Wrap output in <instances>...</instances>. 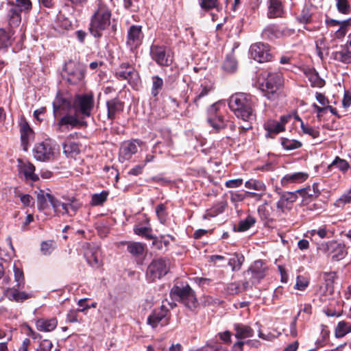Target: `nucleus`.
Segmentation results:
<instances>
[{"instance_id":"obj_1","label":"nucleus","mask_w":351,"mask_h":351,"mask_svg":"<svg viewBox=\"0 0 351 351\" xmlns=\"http://www.w3.org/2000/svg\"><path fill=\"white\" fill-rule=\"evenodd\" d=\"M252 97L243 93L232 95L228 99V106L234 114L240 119V128L243 131L252 130L254 119Z\"/></svg>"},{"instance_id":"obj_22","label":"nucleus","mask_w":351,"mask_h":351,"mask_svg":"<svg viewBox=\"0 0 351 351\" xmlns=\"http://www.w3.org/2000/svg\"><path fill=\"white\" fill-rule=\"evenodd\" d=\"M330 58L343 64H350L351 51L347 46L341 45L338 50L331 53Z\"/></svg>"},{"instance_id":"obj_14","label":"nucleus","mask_w":351,"mask_h":351,"mask_svg":"<svg viewBox=\"0 0 351 351\" xmlns=\"http://www.w3.org/2000/svg\"><path fill=\"white\" fill-rule=\"evenodd\" d=\"M119 80H127L129 83H134L138 79V73L133 66L127 63H123L116 73Z\"/></svg>"},{"instance_id":"obj_21","label":"nucleus","mask_w":351,"mask_h":351,"mask_svg":"<svg viewBox=\"0 0 351 351\" xmlns=\"http://www.w3.org/2000/svg\"><path fill=\"white\" fill-rule=\"evenodd\" d=\"M323 190V184L321 182H314L311 186L298 190L296 192L300 193L304 198L316 199Z\"/></svg>"},{"instance_id":"obj_63","label":"nucleus","mask_w":351,"mask_h":351,"mask_svg":"<svg viewBox=\"0 0 351 351\" xmlns=\"http://www.w3.org/2000/svg\"><path fill=\"white\" fill-rule=\"evenodd\" d=\"M47 197L46 194H38L37 196V204L39 210H44L47 206Z\"/></svg>"},{"instance_id":"obj_56","label":"nucleus","mask_w":351,"mask_h":351,"mask_svg":"<svg viewBox=\"0 0 351 351\" xmlns=\"http://www.w3.org/2000/svg\"><path fill=\"white\" fill-rule=\"evenodd\" d=\"M69 75L68 80L72 84L82 80L84 76L83 71L79 67H77L74 71L69 72Z\"/></svg>"},{"instance_id":"obj_8","label":"nucleus","mask_w":351,"mask_h":351,"mask_svg":"<svg viewBox=\"0 0 351 351\" xmlns=\"http://www.w3.org/2000/svg\"><path fill=\"white\" fill-rule=\"evenodd\" d=\"M56 144L50 140H46L37 144L34 149V156L39 161L50 160L54 154Z\"/></svg>"},{"instance_id":"obj_5","label":"nucleus","mask_w":351,"mask_h":351,"mask_svg":"<svg viewBox=\"0 0 351 351\" xmlns=\"http://www.w3.org/2000/svg\"><path fill=\"white\" fill-rule=\"evenodd\" d=\"M260 85L265 96L269 99H274L278 95V91L283 84V80L280 73L264 71L259 78Z\"/></svg>"},{"instance_id":"obj_52","label":"nucleus","mask_w":351,"mask_h":351,"mask_svg":"<svg viewBox=\"0 0 351 351\" xmlns=\"http://www.w3.org/2000/svg\"><path fill=\"white\" fill-rule=\"evenodd\" d=\"M224 106V104L221 101H217L213 104H212L207 110L208 112V118L215 119L217 116H221L219 112L221 107Z\"/></svg>"},{"instance_id":"obj_6","label":"nucleus","mask_w":351,"mask_h":351,"mask_svg":"<svg viewBox=\"0 0 351 351\" xmlns=\"http://www.w3.org/2000/svg\"><path fill=\"white\" fill-rule=\"evenodd\" d=\"M171 295L191 310L197 307V301L195 292L188 285L185 286L174 285L171 290Z\"/></svg>"},{"instance_id":"obj_50","label":"nucleus","mask_w":351,"mask_h":351,"mask_svg":"<svg viewBox=\"0 0 351 351\" xmlns=\"http://www.w3.org/2000/svg\"><path fill=\"white\" fill-rule=\"evenodd\" d=\"M163 80L160 77L156 75L152 77V95L156 97L162 89Z\"/></svg>"},{"instance_id":"obj_46","label":"nucleus","mask_w":351,"mask_h":351,"mask_svg":"<svg viewBox=\"0 0 351 351\" xmlns=\"http://www.w3.org/2000/svg\"><path fill=\"white\" fill-rule=\"evenodd\" d=\"M297 20L302 24H307L311 22V12L308 6L304 5L303 7L300 14L297 16Z\"/></svg>"},{"instance_id":"obj_11","label":"nucleus","mask_w":351,"mask_h":351,"mask_svg":"<svg viewBox=\"0 0 351 351\" xmlns=\"http://www.w3.org/2000/svg\"><path fill=\"white\" fill-rule=\"evenodd\" d=\"M214 89V83L210 80L205 78L200 80L199 84H195L193 88L195 95L193 102L198 106L200 100L212 93Z\"/></svg>"},{"instance_id":"obj_48","label":"nucleus","mask_w":351,"mask_h":351,"mask_svg":"<svg viewBox=\"0 0 351 351\" xmlns=\"http://www.w3.org/2000/svg\"><path fill=\"white\" fill-rule=\"evenodd\" d=\"M108 192L103 191L99 193H95L92 195L91 204L93 206L102 205L107 199Z\"/></svg>"},{"instance_id":"obj_40","label":"nucleus","mask_w":351,"mask_h":351,"mask_svg":"<svg viewBox=\"0 0 351 351\" xmlns=\"http://www.w3.org/2000/svg\"><path fill=\"white\" fill-rule=\"evenodd\" d=\"M8 21L11 27L18 26L21 23V15L18 8L12 6L8 12Z\"/></svg>"},{"instance_id":"obj_55","label":"nucleus","mask_w":351,"mask_h":351,"mask_svg":"<svg viewBox=\"0 0 351 351\" xmlns=\"http://www.w3.org/2000/svg\"><path fill=\"white\" fill-rule=\"evenodd\" d=\"M226 207L227 202L226 201L218 202L215 206H213L208 215L210 217H215L217 215L223 213Z\"/></svg>"},{"instance_id":"obj_25","label":"nucleus","mask_w":351,"mask_h":351,"mask_svg":"<svg viewBox=\"0 0 351 351\" xmlns=\"http://www.w3.org/2000/svg\"><path fill=\"white\" fill-rule=\"evenodd\" d=\"M308 178V174L306 172H295L288 173L281 179V184L283 186L290 184H299L306 181Z\"/></svg>"},{"instance_id":"obj_47","label":"nucleus","mask_w":351,"mask_h":351,"mask_svg":"<svg viewBox=\"0 0 351 351\" xmlns=\"http://www.w3.org/2000/svg\"><path fill=\"white\" fill-rule=\"evenodd\" d=\"M156 214L158 219L162 224H165L167 220L168 213L167 206L164 204H160L156 207Z\"/></svg>"},{"instance_id":"obj_18","label":"nucleus","mask_w":351,"mask_h":351,"mask_svg":"<svg viewBox=\"0 0 351 351\" xmlns=\"http://www.w3.org/2000/svg\"><path fill=\"white\" fill-rule=\"evenodd\" d=\"M84 256L91 267L98 268L101 265V250L99 247H89L84 252Z\"/></svg>"},{"instance_id":"obj_39","label":"nucleus","mask_w":351,"mask_h":351,"mask_svg":"<svg viewBox=\"0 0 351 351\" xmlns=\"http://www.w3.org/2000/svg\"><path fill=\"white\" fill-rule=\"evenodd\" d=\"M271 208L269 206L267 201L265 200L263 203L258 207V214L263 221H269L270 219Z\"/></svg>"},{"instance_id":"obj_2","label":"nucleus","mask_w":351,"mask_h":351,"mask_svg":"<svg viewBox=\"0 0 351 351\" xmlns=\"http://www.w3.org/2000/svg\"><path fill=\"white\" fill-rule=\"evenodd\" d=\"M94 106L93 95L92 94H83L77 95L73 102L72 108L75 115L89 117ZM53 111L56 113L59 110H68L71 108V103L60 95H57L53 103Z\"/></svg>"},{"instance_id":"obj_26","label":"nucleus","mask_w":351,"mask_h":351,"mask_svg":"<svg viewBox=\"0 0 351 351\" xmlns=\"http://www.w3.org/2000/svg\"><path fill=\"white\" fill-rule=\"evenodd\" d=\"M77 115H66L63 117L59 124L61 126H66V129L71 130L73 128L83 129V126L85 125V122L80 121L77 117Z\"/></svg>"},{"instance_id":"obj_33","label":"nucleus","mask_w":351,"mask_h":351,"mask_svg":"<svg viewBox=\"0 0 351 351\" xmlns=\"http://www.w3.org/2000/svg\"><path fill=\"white\" fill-rule=\"evenodd\" d=\"M282 5L280 0H269L268 16L269 18L280 16L282 14Z\"/></svg>"},{"instance_id":"obj_10","label":"nucleus","mask_w":351,"mask_h":351,"mask_svg":"<svg viewBox=\"0 0 351 351\" xmlns=\"http://www.w3.org/2000/svg\"><path fill=\"white\" fill-rule=\"evenodd\" d=\"M251 57L258 62L270 61L272 56L267 44L256 43L251 45L250 49Z\"/></svg>"},{"instance_id":"obj_44","label":"nucleus","mask_w":351,"mask_h":351,"mask_svg":"<svg viewBox=\"0 0 351 351\" xmlns=\"http://www.w3.org/2000/svg\"><path fill=\"white\" fill-rule=\"evenodd\" d=\"M333 167H337L340 171L346 172L349 169L350 165L346 160L337 156L332 162L328 166V169L330 170Z\"/></svg>"},{"instance_id":"obj_35","label":"nucleus","mask_w":351,"mask_h":351,"mask_svg":"<svg viewBox=\"0 0 351 351\" xmlns=\"http://www.w3.org/2000/svg\"><path fill=\"white\" fill-rule=\"evenodd\" d=\"M304 74L313 86L322 87L324 85V81L319 77L314 69H308Z\"/></svg>"},{"instance_id":"obj_20","label":"nucleus","mask_w":351,"mask_h":351,"mask_svg":"<svg viewBox=\"0 0 351 351\" xmlns=\"http://www.w3.org/2000/svg\"><path fill=\"white\" fill-rule=\"evenodd\" d=\"M326 24L329 27L339 26V29L336 31L335 35L337 38H342L346 34L348 28L351 26V18L343 21L327 19Z\"/></svg>"},{"instance_id":"obj_42","label":"nucleus","mask_w":351,"mask_h":351,"mask_svg":"<svg viewBox=\"0 0 351 351\" xmlns=\"http://www.w3.org/2000/svg\"><path fill=\"white\" fill-rule=\"evenodd\" d=\"M281 145L287 151H292L302 147V143L295 139L282 138Z\"/></svg>"},{"instance_id":"obj_3","label":"nucleus","mask_w":351,"mask_h":351,"mask_svg":"<svg viewBox=\"0 0 351 351\" xmlns=\"http://www.w3.org/2000/svg\"><path fill=\"white\" fill-rule=\"evenodd\" d=\"M265 129L267 132H311L296 113L283 115L280 117L279 121L269 119L265 123Z\"/></svg>"},{"instance_id":"obj_41","label":"nucleus","mask_w":351,"mask_h":351,"mask_svg":"<svg viewBox=\"0 0 351 351\" xmlns=\"http://www.w3.org/2000/svg\"><path fill=\"white\" fill-rule=\"evenodd\" d=\"M13 270L14 274V280L16 282V285L14 287H17V289H23L25 287V277L23 270L18 267L15 264L14 265Z\"/></svg>"},{"instance_id":"obj_31","label":"nucleus","mask_w":351,"mask_h":351,"mask_svg":"<svg viewBox=\"0 0 351 351\" xmlns=\"http://www.w3.org/2000/svg\"><path fill=\"white\" fill-rule=\"evenodd\" d=\"M58 324L56 318L39 319L36 321V328L43 332H51L53 330Z\"/></svg>"},{"instance_id":"obj_9","label":"nucleus","mask_w":351,"mask_h":351,"mask_svg":"<svg viewBox=\"0 0 351 351\" xmlns=\"http://www.w3.org/2000/svg\"><path fill=\"white\" fill-rule=\"evenodd\" d=\"M169 311L164 306L155 308L147 317V324L153 328L164 326L169 324Z\"/></svg>"},{"instance_id":"obj_38","label":"nucleus","mask_w":351,"mask_h":351,"mask_svg":"<svg viewBox=\"0 0 351 351\" xmlns=\"http://www.w3.org/2000/svg\"><path fill=\"white\" fill-rule=\"evenodd\" d=\"M245 186L249 189H253L254 191L265 192L266 191L265 184L261 180L256 179H250L245 182Z\"/></svg>"},{"instance_id":"obj_58","label":"nucleus","mask_w":351,"mask_h":351,"mask_svg":"<svg viewBox=\"0 0 351 351\" xmlns=\"http://www.w3.org/2000/svg\"><path fill=\"white\" fill-rule=\"evenodd\" d=\"M226 291L231 295L242 292L241 285L239 282H232L227 285Z\"/></svg>"},{"instance_id":"obj_60","label":"nucleus","mask_w":351,"mask_h":351,"mask_svg":"<svg viewBox=\"0 0 351 351\" xmlns=\"http://www.w3.org/2000/svg\"><path fill=\"white\" fill-rule=\"evenodd\" d=\"M308 285V280L306 277L302 276H298L296 280L295 288L298 290L302 291L305 289Z\"/></svg>"},{"instance_id":"obj_37","label":"nucleus","mask_w":351,"mask_h":351,"mask_svg":"<svg viewBox=\"0 0 351 351\" xmlns=\"http://www.w3.org/2000/svg\"><path fill=\"white\" fill-rule=\"evenodd\" d=\"M351 332V324L346 321L339 322L335 328V335L343 337Z\"/></svg>"},{"instance_id":"obj_29","label":"nucleus","mask_w":351,"mask_h":351,"mask_svg":"<svg viewBox=\"0 0 351 351\" xmlns=\"http://www.w3.org/2000/svg\"><path fill=\"white\" fill-rule=\"evenodd\" d=\"M235 337L239 339L252 337L254 334V330L247 325L237 323L234 324Z\"/></svg>"},{"instance_id":"obj_15","label":"nucleus","mask_w":351,"mask_h":351,"mask_svg":"<svg viewBox=\"0 0 351 351\" xmlns=\"http://www.w3.org/2000/svg\"><path fill=\"white\" fill-rule=\"evenodd\" d=\"M151 56L159 65L168 66L172 62L170 56L166 53L163 47L154 45L151 47Z\"/></svg>"},{"instance_id":"obj_12","label":"nucleus","mask_w":351,"mask_h":351,"mask_svg":"<svg viewBox=\"0 0 351 351\" xmlns=\"http://www.w3.org/2000/svg\"><path fill=\"white\" fill-rule=\"evenodd\" d=\"M326 252L335 261L343 259L347 254L345 245L334 241L326 244Z\"/></svg>"},{"instance_id":"obj_28","label":"nucleus","mask_w":351,"mask_h":351,"mask_svg":"<svg viewBox=\"0 0 351 351\" xmlns=\"http://www.w3.org/2000/svg\"><path fill=\"white\" fill-rule=\"evenodd\" d=\"M47 197L48 202H49L54 212L57 215L70 214V210H69V205L67 204L61 202L49 193H47Z\"/></svg>"},{"instance_id":"obj_64","label":"nucleus","mask_w":351,"mask_h":351,"mask_svg":"<svg viewBox=\"0 0 351 351\" xmlns=\"http://www.w3.org/2000/svg\"><path fill=\"white\" fill-rule=\"evenodd\" d=\"M53 343L51 341L44 339L40 343V345L36 351H51Z\"/></svg>"},{"instance_id":"obj_43","label":"nucleus","mask_w":351,"mask_h":351,"mask_svg":"<svg viewBox=\"0 0 351 351\" xmlns=\"http://www.w3.org/2000/svg\"><path fill=\"white\" fill-rule=\"evenodd\" d=\"M256 219L252 215H247V217L241 220L239 223L238 230L244 232L249 230L252 226L255 224Z\"/></svg>"},{"instance_id":"obj_54","label":"nucleus","mask_w":351,"mask_h":351,"mask_svg":"<svg viewBox=\"0 0 351 351\" xmlns=\"http://www.w3.org/2000/svg\"><path fill=\"white\" fill-rule=\"evenodd\" d=\"M336 7L339 13L348 14L351 11V8L348 0H335Z\"/></svg>"},{"instance_id":"obj_62","label":"nucleus","mask_w":351,"mask_h":351,"mask_svg":"<svg viewBox=\"0 0 351 351\" xmlns=\"http://www.w3.org/2000/svg\"><path fill=\"white\" fill-rule=\"evenodd\" d=\"M351 202V191L343 194L337 201L335 204L337 206H342Z\"/></svg>"},{"instance_id":"obj_61","label":"nucleus","mask_w":351,"mask_h":351,"mask_svg":"<svg viewBox=\"0 0 351 351\" xmlns=\"http://www.w3.org/2000/svg\"><path fill=\"white\" fill-rule=\"evenodd\" d=\"M135 234L143 236L147 239H154V237L149 234L151 229L147 227H136L134 229Z\"/></svg>"},{"instance_id":"obj_45","label":"nucleus","mask_w":351,"mask_h":351,"mask_svg":"<svg viewBox=\"0 0 351 351\" xmlns=\"http://www.w3.org/2000/svg\"><path fill=\"white\" fill-rule=\"evenodd\" d=\"M12 32L0 28V48L7 47L12 43Z\"/></svg>"},{"instance_id":"obj_16","label":"nucleus","mask_w":351,"mask_h":351,"mask_svg":"<svg viewBox=\"0 0 351 351\" xmlns=\"http://www.w3.org/2000/svg\"><path fill=\"white\" fill-rule=\"evenodd\" d=\"M138 142L136 141L124 142L119 150V159L121 162L130 160L132 155L137 152Z\"/></svg>"},{"instance_id":"obj_24","label":"nucleus","mask_w":351,"mask_h":351,"mask_svg":"<svg viewBox=\"0 0 351 351\" xmlns=\"http://www.w3.org/2000/svg\"><path fill=\"white\" fill-rule=\"evenodd\" d=\"M17 287L8 288L4 290V295L11 301L16 302H23L25 300L32 298V294L24 291H19Z\"/></svg>"},{"instance_id":"obj_30","label":"nucleus","mask_w":351,"mask_h":351,"mask_svg":"<svg viewBox=\"0 0 351 351\" xmlns=\"http://www.w3.org/2000/svg\"><path fill=\"white\" fill-rule=\"evenodd\" d=\"M108 110V117L110 119L115 118L123 109V104L118 99H112L106 103Z\"/></svg>"},{"instance_id":"obj_32","label":"nucleus","mask_w":351,"mask_h":351,"mask_svg":"<svg viewBox=\"0 0 351 351\" xmlns=\"http://www.w3.org/2000/svg\"><path fill=\"white\" fill-rule=\"evenodd\" d=\"M63 152L66 157L76 156L80 152L79 144L70 140L67 141L63 144Z\"/></svg>"},{"instance_id":"obj_7","label":"nucleus","mask_w":351,"mask_h":351,"mask_svg":"<svg viewBox=\"0 0 351 351\" xmlns=\"http://www.w3.org/2000/svg\"><path fill=\"white\" fill-rule=\"evenodd\" d=\"M169 271V261L166 258L153 260L149 265L146 271L148 282H154L165 276Z\"/></svg>"},{"instance_id":"obj_49","label":"nucleus","mask_w":351,"mask_h":351,"mask_svg":"<svg viewBox=\"0 0 351 351\" xmlns=\"http://www.w3.org/2000/svg\"><path fill=\"white\" fill-rule=\"evenodd\" d=\"M223 69L228 72H234L237 68V62L232 55H228L223 62Z\"/></svg>"},{"instance_id":"obj_53","label":"nucleus","mask_w":351,"mask_h":351,"mask_svg":"<svg viewBox=\"0 0 351 351\" xmlns=\"http://www.w3.org/2000/svg\"><path fill=\"white\" fill-rule=\"evenodd\" d=\"M55 249V242L53 240L44 241L40 244V251L43 255H50Z\"/></svg>"},{"instance_id":"obj_59","label":"nucleus","mask_w":351,"mask_h":351,"mask_svg":"<svg viewBox=\"0 0 351 351\" xmlns=\"http://www.w3.org/2000/svg\"><path fill=\"white\" fill-rule=\"evenodd\" d=\"M337 278V275L335 271L324 272L323 274V278L327 287H331Z\"/></svg>"},{"instance_id":"obj_19","label":"nucleus","mask_w":351,"mask_h":351,"mask_svg":"<svg viewBox=\"0 0 351 351\" xmlns=\"http://www.w3.org/2000/svg\"><path fill=\"white\" fill-rule=\"evenodd\" d=\"M297 195L294 193L287 192L282 194L276 203L277 209L281 213H285L292 208V204L296 201Z\"/></svg>"},{"instance_id":"obj_57","label":"nucleus","mask_w":351,"mask_h":351,"mask_svg":"<svg viewBox=\"0 0 351 351\" xmlns=\"http://www.w3.org/2000/svg\"><path fill=\"white\" fill-rule=\"evenodd\" d=\"M316 49L318 56L321 59L324 58V51L326 49L328 50V47H326L325 45V39L324 38H319L316 41ZM326 53H328V51H326Z\"/></svg>"},{"instance_id":"obj_34","label":"nucleus","mask_w":351,"mask_h":351,"mask_svg":"<svg viewBox=\"0 0 351 351\" xmlns=\"http://www.w3.org/2000/svg\"><path fill=\"white\" fill-rule=\"evenodd\" d=\"M127 250L132 256H138L144 254L145 245L139 242H127Z\"/></svg>"},{"instance_id":"obj_23","label":"nucleus","mask_w":351,"mask_h":351,"mask_svg":"<svg viewBox=\"0 0 351 351\" xmlns=\"http://www.w3.org/2000/svg\"><path fill=\"white\" fill-rule=\"evenodd\" d=\"M208 123L215 130H234L236 125L231 121H224L222 116H217L216 118H207Z\"/></svg>"},{"instance_id":"obj_51","label":"nucleus","mask_w":351,"mask_h":351,"mask_svg":"<svg viewBox=\"0 0 351 351\" xmlns=\"http://www.w3.org/2000/svg\"><path fill=\"white\" fill-rule=\"evenodd\" d=\"M230 202L237 207L238 204L243 201L247 197L246 192L241 193L239 191H229Z\"/></svg>"},{"instance_id":"obj_4","label":"nucleus","mask_w":351,"mask_h":351,"mask_svg":"<svg viewBox=\"0 0 351 351\" xmlns=\"http://www.w3.org/2000/svg\"><path fill=\"white\" fill-rule=\"evenodd\" d=\"M109 0H97L96 10L91 17L90 32L95 37L101 36V32L110 24L111 12L108 7Z\"/></svg>"},{"instance_id":"obj_36","label":"nucleus","mask_w":351,"mask_h":351,"mask_svg":"<svg viewBox=\"0 0 351 351\" xmlns=\"http://www.w3.org/2000/svg\"><path fill=\"white\" fill-rule=\"evenodd\" d=\"M244 256L238 253H234L228 260V265L231 267L232 271H239L244 261Z\"/></svg>"},{"instance_id":"obj_17","label":"nucleus","mask_w":351,"mask_h":351,"mask_svg":"<svg viewBox=\"0 0 351 351\" xmlns=\"http://www.w3.org/2000/svg\"><path fill=\"white\" fill-rule=\"evenodd\" d=\"M18 167L19 173L24 176L26 181L36 182L38 180V176L34 173L35 167L31 162L19 159Z\"/></svg>"},{"instance_id":"obj_27","label":"nucleus","mask_w":351,"mask_h":351,"mask_svg":"<svg viewBox=\"0 0 351 351\" xmlns=\"http://www.w3.org/2000/svg\"><path fill=\"white\" fill-rule=\"evenodd\" d=\"M248 271L251 272L254 279L259 282L265 276L266 267L262 261H256L251 265Z\"/></svg>"},{"instance_id":"obj_13","label":"nucleus","mask_w":351,"mask_h":351,"mask_svg":"<svg viewBox=\"0 0 351 351\" xmlns=\"http://www.w3.org/2000/svg\"><path fill=\"white\" fill-rule=\"evenodd\" d=\"M143 38L141 26L132 25L128 31L126 44L131 50H133L141 45Z\"/></svg>"}]
</instances>
